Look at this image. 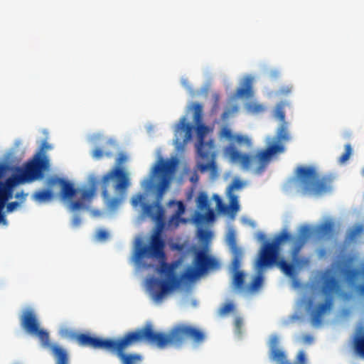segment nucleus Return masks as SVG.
<instances>
[{"instance_id":"obj_29","label":"nucleus","mask_w":364,"mask_h":364,"mask_svg":"<svg viewBox=\"0 0 364 364\" xmlns=\"http://www.w3.org/2000/svg\"><path fill=\"white\" fill-rule=\"evenodd\" d=\"M262 282H263L262 274V272H258L257 274L251 281L250 286H249V289L250 291L258 290L261 287Z\"/></svg>"},{"instance_id":"obj_37","label":"nucleus","mask_w":364,"mask_h":364,"mask_svg":"<svg viewBox=\"0 0 364 364\" xmlns=\"http://www.w3.org/2000/svg\"><path fill=\"white\" fill-rule=\"evenodd\" d=\"M279 338L278 336L272 335L270 337L269 343L270 351L279 349Z\"/></svg>"},{"instance_id":"obj_45","label":"nucleus","mask_w":364,"mask_h":364,"mask_svg":"<svg viewBox=\"0 0 364 364\" xmlns=\"http://www.w3.org/2000/svg\"><path fill=\"white\" fill-rule=\"evenodd\" d=\"M296 364H306V355L304 350H300L296 356Z\"/></svg>"},{"instance_id":"obj_40","label":"nucleus","mask_w":364,"mask_h":364,"mask_svg":"<svg viewBox=\"0 0 364 364\" xmlns=\"http://www.w3.org/2000/svg\"><path fill=\"white\" fill-rule=\"evenodd\" d=\"M51 146L48 144L46 141H43L41 145L40 151L36 156H41V157H46L45 152L48 149H50Z\"/></svg>"},{"instance_id":"obj_44","label":"nucleus","mask_w":364,"mask_h":364,"mask_svg":"<svg viewBox=\"0 0 364 364\" xmlns=\"http://www.w3.org/2000/svg\"><path fill=\"white\" fill-rule=\"evenodd\" d=\"M109 233L103 229H100L96 232V237L99 240H105L108 238Z\"/></svg>"},{"instance_id":"obj_38","label":"nucleus","mask_w":364,"mask_h":364,"mask_svg":"<svg viewBox=\"0 0 364 364\" xmlns=\"http://www.w3.org/2000/svg\"><path fill=\"white\" fill-rule=\"evenodd\" d=\"M234 309V305L232 303L225 304L219 310V314L223 316L232 311Z\"/></svg>"},{"instance_id":"obj_25","label":"nucleus","mask_w":364,"mask_h":364,"mask_svg":"<svg viewBox=\"0 0 364 364\" xmlns=\"http://www.w3.org/2000/svg\"><path fill=\"white\" fill-rule=\"evenodd\" d=\"M197 205L200 210H206L209 208V199L208 195L201 192L197 198Z\"/></svg>"},{"instance_id":"obj_12","label":"nucleus","mask_w":364,"mask_h":364,"mask_svg":"<svg viewBox=\"0 0 364 364\" xmlns=\"http://www.w3.org/2000/svg\"><path fill=\"white\" fill-rule=\"evenodd\" d=\"M62 334L75 338L81 346H89L95 349H105L111 350L114 345L116 339L100 338L92 337L87 333H75L68 329L62 330Z\"/></svg>"},{"instance_id":"obj_20","label":"nucleus","mask_w":364,"mask_h":364,"mask_svg":"<svg viewBox=\"0 0 364 364\" xmlns=\"http://www.w3.org/2000/svg\"><path fill=\"white\" fill-rule=\"evenodd\" d=\"M33 199L38 203H43L48 202L53 198V193L50 190L41 189L33 193Z\"/></svg>"},{"instance_id":"obj_36","label":"nucleus","mask_w":364,"mask_h":364,"mask_svg":"<svg viewBox=\"0 0 364 364\" xmlns=\"http://www.w3.org/2000/svg\"><path fill=\"white\" fill-rule=\"evenodd\" d=\"M244 183L239 179H234L228 188L227 193H233L235 189H240L243 187Z\"/></svg>"},{"instance_id":"obj_26","label":"nucleus","mask_w":364,"mask_h":364,"mask_svg":"<svg viewBox=\"0 0 364 364\" xmlns=\"http://www.w3.org/2000/svg\"><path fill=\"white\" fill-rule=\"evenodd\" d=\"M228 197L230 200V205L229 209L230 211L235 214L236 213L239 209H240V205L238 202V197L234 194L233 193H228Z\"/></svg>"},{"instance_id":"obj_10","label":"nucleus","mask_w":364,"mask_h":364,"mask_svg":"<svg viewBox=\"0 0 364 364\" xmlns=\"http://www.w3.org/2000/svg\"><path fill=\"white\" fill-rule=\"evenodd\" d=\"M192 264L193 267H188L183 274V277L190 281L197 279L210 269L219 267L218 261L210 255L206 249L195 251Z\"/></svg>"},{"instance_id":"obj_34","label":"nucleus","mask_w":364,"mask_h":364,"mask_svg":"<svg viewBox=\"0 0 364 364\" xmlns=\"http://www.w3.org/2000/svg\"><path fill=\"white\" fill-rule=\"evenodd\" d=\"M92 155L95 159H100L103 156H106L107 157H112L113 156V152L112 151H103L100 148H96L93 150Z\"/></svg>"},{"instance_id":"obj_32","label":"nucleus","mask_w":364,"mask_h":364,"mask_svg":"<svg viewBox=\"0 0 364 364\" xmlns=\"http://www.w3.org/2000/svg\"><path fill=\"white\" fill-rule=\"evenodd\" d=\"M207 212L203 214H198V218L201 222H212L215 220V213L213 209L210 208L206 209Z\"/></svg>"},{"instance_id":"obj_39","label":"nucleus","mask_w":364,"mask_h":364,"mask_svg":"<svg viewBox=\"0 0 364 364\" xmlns=\"http://www.w3.org/2000/svg\"><path fill=\"white\" fill-rule=\"evenodd\" d=\"M221 135L230 141H232L235 136V134H233L232 131L226 127L222 129Z\"/></svg>"},{"instance_id":"obj_4","label":"nucleus","mask_w":364,"mask_h":364,"mask_svg":"<svg viewBox=\"0 0 364 364\" xmlns=\"http://www.w3.org/2000/svg\"><path fill=\"white\" fill-rule=\"evenodd\" d=\"M290 139L288 123L283 122L277 129L276 141L268 144L265 149L257 150L254 156L240 152L232 144L224 149V154L231 162L240 164L243 169L249 170L253 168L256 174H260L264 171L274 155L284 151L285 147L282 142L289 141Z\"/></svg>"},{"instance_id":"obj_5","label":"nucleus","mask_w":364,"mask_h":364,"mask_svg":"<svg viewBox=\"0 0 364 364\" xmlns=\"http://www.w3.org/2000/svg\"><path fill=\"white\" fill-rule=\"evenodd\" d=\"M127 156L120 153L117 165L103 176L101 180L102 196L108 209H117L127 195L129 186L128 173L121 167Z\"/></svg>"},{"instance_id":"obj_15","label":"nucleus","mask_w":364,"mask_h":364,"mask_svg":"<svg viewBox=\"0 0 364 364\" xmlns=\"http://www.w3.org/2000/svg\"><path fill=\"white\" fill-rule=\"evenodd\" d=\"M227 243L232 255L233 264L237 268L240 260H242L243 250L241 247L237 245L236 237L233 231L229 232L227 238Z\"/></svg>"},{"instance_id":"obj_31","label":"nucleus","mask_w":364,"mask_h":364,"mask_svg":"<svg viewBox=\"0 0 364 364\" xmlns=\"http://www.w3.org/2000/svg\"><path fill=\"white\" fill-rule=\"evenodd\" d=\"M236 95L238 97L250 96L252 95L251 80H247L245 87L238 88Z\"/></svg>"},{"instance_id":"obj_41","label":"nucleus","mask_w":364,"mask_h":364,"mask_svg":"<svg viewBox=\"0 0 364 364\" xmlns=\"http://www.w3.org/2000/svg\"><path fill=\"white\" fill-rule=\"evenodd\" d=\"M361 230H362L361 227H358L356 228L351 230L348 235V240L349 241L354 240L355 239L356 236L360 232Z\"/></svg>"},{"instance_id":"obj_56","label":"nucleus","mask_w":364,"mask_h":364,"mask_svg":"<svg viewBox=\"0 0 364 364\" xmlns=\"http://www.w3.org/2000/svg\"><path fill=\"white\" fill-rule=\"evenodd\" d=\"M107 144L112 146L115 150L117 149V145L114 144V142H113L111 140L107 141Z\"/></svg>"},{"instance_id":"obj_30","label":"nucleus","mask_w":364,"mask_h":364,"mask_svg":"<svg viewBox=\"0 0 364 364\" xmlns=\"http://www.w3.org/2000/svg\"><path fill=\"white\" fill-rule=\"evenodd\" d=\"M245 108L247 111L252 114H259L264 110V107L256 102H249L246 105Z\"/></svg>"},{"instance_id":"obj_17","label":"nucleus","mask_w":364,"mask_h":364,"mask_svg":"<svg viewBox=\"0 0 364 364\" xmlns=\"http://www.w3.org/2000/svg\"><path fill=\"white\" fill-rule=\"evenodd\" d=\"M193 126L186 122V118L183 117L176 128V133H184V141L191 139Z\"/></svg>"},{"instance_id":"obj_54","label":"nucleus","mask_w":364,"mask_h":364,"mask_svg":"<svg viewBox=\"0 0 364 364\" xmlns=\"http://www.w3.org/2000/svg\"><path fill=\"white\" fill-rule=\"evenodd\" d=\"M210 235V232L208 231H201L200 232V237L201 238H206Z\"/></svg>"},{"instance_id":"obj_46","label":"nucleus","mask_w":364,"mask_h":364,"mask_svg":"<svg viewBox=\"0 0 364 364\" xmlns=\"http://www.w3.org/2000/svg\"><path fill=\"white\" fill-rule=\"evenodd\" d=\"M144 197L141 194L139 193L134 196L132 198V205L134 207H137L143 200Z\"/></svg>"},{"instance_id":"obj_3","label":"nucleus","mask_w":364,"mask_h":364,"mask_svg":"<svg viewBox=\"0 0 364 364\" xmlns=\"http://www.w3.org/2000/svg\"><path fill=\"white\" fill-rule=\"evenodd\" d=\"M165 246V241L162 238L160 231L158 230L151 235L148 246L138 247L134 253V258L136 262L140 261L144 257L156 258L160 260L159 271L166 277V279H154L151 282L153 299L156 301L161 300L168 292L178 287L181 282L180 278L175 274L181 261L177 260L167 263L164 251Z\"/></svg>"},{"instance_id":"obj_58","label":"nucleus","mask_w":364,"mask_h":364,"mask_svg":"<svg viewBox=\"0 0 364 364\" xmlns=\"http://www.w3.org/2000/svg\"><path fill=\"white\" fill-rule=\"evenodd\" d=\"M176 248L177 250H182V248H183V246H182V245H176Z\"/></svg>"},{"instance_id":"obj_9","label":"nucleus","mask_w":364,"mask_h":364,"mask_svg":"<svg viewBox=\"0 0 364 364\" xmlns=\"http://www.w3.org/2000/svg\"><path fill=\"white\" fill-rule=\"evenodd\" d=\"M338 281L333 276L326 275L323 277L321 291L326 296L324 303H320L311 311V322L314 325H318L322 320V316L329 311L333 306V294L339 291Z\"/></svg>"},{"instance_id":"obj_1","label":"nucleus","mask_w":364,"mask_h":364,"mask_svg":"<svg viewBox=\"0 0 364 364\" xmlns=\"http://www.w3.org/2000/svg\"><path fill=\"white\" fill-rule=\"evenodd\" d=\"M205 338V333L201 330L191 325L177 324L168 333H165L154 331L151 324L147 323L116 339L110 351L117 354L122 364H141L143 357L140 354L124 353L127 348L135 343L145 341L164 349L167 346L180 348L188 339H191L195 343H200L203 342Z\"/></svg>"},{"instance_id":"obj_35","label":"nucleus","mask_w":364,"mask_h":364,"mask_svg":"<svg viewBox=\"0 0 364 364\" xmlns=\"http://www.w3.org/2000/svg\"><path fill=\"white\" fill-rule=\"evenodd\" d=\"M352 154V148L350 144L345 145V152L340 156L338 161L341 164L345 163L348 161Z\"/></svg>"},{"instance_id":"obj_7","label":"nucleus","mask_w":364,"mask_h":364,"mask_svg":"<svg viewBox=\"0 0 364 364\" xmlns=\"http://www.w3.org/2000/svg\"><path fill=\"white\" fill-rule=\"evenodd\" d=\"M296 175L304 195H318L330 190L331 178L327 176L320 177L314 166H300L296 168Z\"/></svg>"},{"instance_id":"obj_57","label":"nucleus","mask_w":364,"mask_h":364,"mask_svg":"<svg viewBox=\"0 0 364 364\" xmlns=\"http://www.w3.org/2000/svg\"><path fill=\"white\" fill-rule=\"evenodd\" d=\"M265 235L263 234V233H260L259 235H258V239L259 240H263L265 239Z\"/></svg>"},{"instance_id":"obj_16","label":"nucleus","mask_w":364,"mask_h":364,"mask_svg":"<svg viewBox=\"0 0 364 364\" xmlns=\"http://www.w3.org/2000/svg\"><path fill=\"white\" fill-rule=\"evenodd\" d=\"M242 260H240L238 267L236 268L233 264V259L231 262V268L233 272L232 275V285L237 289L243 288L245 282V274L240 270Z\"/></svg>"},{"instance_id":"obj_23","label":"nucleus","mask_w":364,"mask_h":364,"mask_svg":"<svg viewBox=\"0 0 364 364\" xmlns=\"http://www.w3.org/2000/svg\"><path fill=\"white\" fill-rule=\"evenodd\" d=\"M333 224L331 222H326L318 225L315 232L321 237L330 236L333 232Z\"/></svg>"},{"instance_id":"obj_53","label":"nucleus","mask_w":364,"mask_h":364,"mask_svg":"<svg viewBox=\"0 0 364 364\" xmlns=\"http://www.w3.org/2000/svg\"><path fill=\"white\" fill-rule=\"evenodd\" d=\"M313 341V337L311 335H305L303 336V341L306 343H311Z\"/></svg>"},{"instance_id":"obj_43","label":"nucleus","mask_w":364,"mask_h":364,"mask_svg":"<svg viewBox=\"0 0 364 364\" xmlns=\"http://www.w3.org/2000/svg\"><path fill=\"white\" fill-rule=\"evenodd\" d=\"M84 207L83 201L80 200H75L73 201L70 204V209L72 211L80 210Z\"/></svg>"},{"instance_id":"obj_52","label":"nucleus","mask_w":364,"mask_h":364,"mask_svg":"<svg viewBox=\"0 0 364 364\" xmlns=\"http://www.w3.org/2000/svg\"><path fill=\"white\" fill-rule=\"evenodd\" d=\"M26 194H25L23 191L16 193L15 197L21 200V202H23L26 199Z\"/></svg>"},{"instance_id":"obj_50","label":"nucleus","mask_w":364,"mask_h":364,"mask_svg":"<svg viewBox=\"0 0 364 364\" xmlns=\"http://www.w3.org/2000/svg\"><path fill=\"white\" fill-rule=\"evenodd\" d=\"M242 326V318L237 317L235 318V328L236 330L237 331L238 333L240 332V329H241V327Z\"/></svg>"},{"instance_id":"obj_14","label":"nucleus","mask_w":364,"mask_h":364,"mask_svg":"<svg viewBox=\"0 0 364 364\" xmlns=\"http://www.w3.org/2000/svg\"><path fill=\"white\" fill-rule=\"evenodd\" d=\"M48 183L50 186L55 185L60 186V195L63 200H70L77 193V189L74 187L73 183L63 178L52 177Z\"/></svg>"},{"instance_id":"obj_13","label":"nucleus","mask_w":364,"mask_h":364,"mask_svg":"<svg viewBox=\"0 0 364 364\" xmlns=\"http://www.w3.org/2000/svg\"><path fill=\"white\" fill-rule=\"evenodd\" d=\"M49 166L48 160L46 157L36 156V159L28 162L22 173V178L24 181H32L43 176V171Z\"/></svg>"},{"instance_id":"obj_48","label":"nucleus","mask_w":364,"mask_h":364,"mask_svg":"<svg viewBox=\"0 0 364 364\" xmlns=\"http://www.w3.org/2000/svg\"><path fill=\"white\" fill-rule=\"evenodd\" d=\"M217 209L220 213H228L230 211L229 207L222 202L218 203L216 205Z\"/></svg>"},{"instance_id":"obj_33","label":"nucleus","mask_w":364,"mask_h":364,"mask_svg":"<svg viewBox=\"0 0 364 364\" xmlns=\"http://www.w3.org/2000/svg\"><path fill=\"white\" fill-rule=\"evenodd\" d=\"M343 274L346 280L350 283H352L355 280L359 272L355 269H346Z\"/></svg>"},{"instance_id":"obj_24","label":"nucleus","mask_w":364,"mask_h":364,"mask_svg":"<svg viewBox=\"0 0 364 364\" xmlns=\"http://www.w3.org/2000/svg\"><path fill=\"white\" fill-rule=\"evenodd\" d=\"M232 141L236 142L239 146H245L247 149H250L252 146V142L251 139L242 134H235Z\"/></svg>"},{"instance_id":"obj_19","label":"nucleus","mask_w":364,"mask_h":364,"mask_svg":"<svg viewBox=\"0 0 364 364\" xmlns=\"http://www.w3.org/2000/svg\"><path fill=\"white\" fill-rule=\"evenodd\" d=\"M176 204H177V210L171 216L169 221H168L170 225H173L175 227L178 226V225L181 222L185 221L181 218V215L185 212V205L182 201H177Z\"/></svg>"},{"instance_id":"obj_18","label":"nucleus","mask_w":364,"mask_h":364,"mask_svg":"<svg viewBox=\"0 0 364 364\" xmlns=\"http://www.w3.org/2000/svg\"><path fill=\"white\" fill-rule=\"evenodd\" d=\"M97 188V181L93 178L91 181V187L90 188H77V193L80 194V198L82 201H90L96 191Z\"/></svg>"},{"instance_id":"obj_42","label":"nucleus","mask_w":364,"mask_h":364,"mask_svg":"<svg viewBox=\"0 0 364 364\" xmlns=\"http://www.w3.org/2000/svg\"><path fill=\"white\" fill-rule=\"evenodd\" d=\"M291 86H283L278 90V91L277 92V95L280 96L288 95L291 92Z\"/></svg>"},{"instance_id":"obj_28","label":"nucleus","mask_w":364,"mask_h":364,"mask_svg":"<svg viewBox=\"0 0 364 364\" xmlns=\"http://www.w3.org/2000/svg\"><path fill=\"white\" fill-rule=\"evenodd\" d=\"M194 110L193 120L195 124H198L203 122V106L198 102H195L192 105Z\"/></svg>"},{"instance_id":"obj_51","label":"nucleus","mask_w":364,"mask_h":364,"mask_svg":"<svg viewBox=\"0 0 364 364\" xmlns=\"http://www.w3.org/2000/svg\"><path fill=\"white\" fill-rule=\"evenodd\" d=\"M80 222L81 219L80 216L75 215L73 219L72 224L74 227H77L80 224Z\"/></svg>"},{"instance_id":"obj_47","label":"nucleus","mask_w":364,"mask_h":364,"mask_svg":"<svg viewBox=\"0 0 364 364\" xmlns=\"http://www.w3.org/2000/svg\"><path fill=\"white\" fill-rule=\"evenodd\" d=\"M360 273L362 275V277L364 278V267L362 268ZM355 291L359 295L364 296V284L358 285L355 287Z\"/></svg>"},{"instance_id":"obj_11","label":"nucleus","mask_w":364,"mask_h":364,"mask_svg":"<svg viewBox=\"0 0 364 364\" xmlns=\"http://www.w3.org/2000/svg\"><path fill=\"white\" fill-rule=\"evenodd\" d=\"M21 327L29 334L36 336L42 346L49 345L48 333L40 328L38 321L34 311L31 309L25 310L20 317Z\"/></svg>"},{"instance_id":"obj_8","label":"nucleus","mask_w":364,"mask_h":364,"mask_svg":"<svg viewBox=\"0 0 364 364\" xmlns=\"http://www.w3.org/2000/svg\"><path fill=\"white\" fill-rule=\"evenodd\" d=\"M198 142L196 145L197 153L199 157L203 160H208L206 164H199L198 168L201 173L210 171L213 176L218 173V168L215 164V153L214 151V141L210 139L205 142L204 139L208 131V127L203 122L196 124Z\"/></svg>"},{"instance_id":"obj_22","label":"nucleus","mask_w":364,"mask_h":364,"mask_svg":"<svg viewBox=\"0 0 364 364\" xmlns=\"http://www.w3.org/2000/svg\"><path fill=\"white\" fill-rule=\"evenodd\" d=\"M52 351L56 358V364H68V355L63 348L54 346Z\"/></svg>"},{"instance_id":"obj_27","label":"nucleus","mask_w":364,"mask_h":364,"mask_svg":"<svg viewBox=\"0 0 364 364\" xmlns=\"http://www.w3.org/2000/svg\"><path fill=\"white\" fill-rule=\"evenodd\" d=\"M284 107L285 103L284 102H280L277 105L274 112V117L279 120L281 123H283V122H286Z\"/></svg>"},{"instance_id":"obj_21","label":"nucleus","mask_w":364,"mask_h":364,"mask_svg":"<svg viewBox=\"0 0 364 364\" xmlns=\"http://www.w3.org/2000/svg\"><path fill=\"white\" fill-rule=\"evenodd\" d=\"M353 348L355 351L364 358V331L358 333L353 338Z\"/></svg>"},{"instance_id":"obj_55","label":"nucleus","mask_w":364,"mask_h":364,"mask_svg":"<svg viewBox=\"0 0 364 364\" xmlns=\"http://www.w3.org/2000/svg\"><path fill=\"white\" fill-rule=\"evenodd\" d=\"M213 198L216 202V205L218 204V203L222 202V200L218 195H214Z\"/></svg>"},{"instance_id":"obj_2","label":"nucleus","mask_w":364,"mask_h":364,"mask_svg":"<svg viewBox=\"0 0 364 364\" xmlns=\"http://www.w3.org/2000/svg\"><path fill=\"white\" fill-rule=\"evenodd\" d=\"M311 234V229L307 226H301L295 238L292 250L291 260L293 264L288 263L284 259H279L280 245L285 241L292 239L291 235L287 230H282L274 235L273 240L264 243L259 254L257 261V267L259 269L277 264L280 269L287 276H293L294 274V265L301 266L308 262V260L299 257L301 248Z\"/></svg>"},{"instance_id":"obj_6","label":"nucleus","mask_w":364,"mask_h":364,"mask_svg":"<svg viewBox=\"0 0 364 364\" xmlns=\"http://www.w3.org/2000/svg\"><path fill=\"white\" fill-rule=\"evenodd\" d=\"M175 166L173 161L164 160L161 158L153 168L154 175L162 174L164 176L157 186L154 203L143 205V213L154 221L161 223L164 220V209L161 205V201L163 196L169 185V180L166 176L173 172Z\"/></svg>"},{"instance_id":"obj_49","label":"nucleus","mask_w":364,"mask_h":364,"mask_svg":"<svg viewBox=\"0 0 364 364\" xmlns=\"http://www.w3.org/2000/svg\"><path fill=\"white\" fill-rule=\"evenodd\" d=\"M20 205V203L17 202V201H14V202H11V203H9L7 205H6V211L8 213H11L13 212L17 207H18Z\"/></svg>"}]
</instances>
